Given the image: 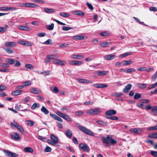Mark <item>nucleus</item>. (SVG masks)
I'll return each instance as SVG.
<instances>
[{"mask_svg":"<svg viewBox=\"0 0 157 157\" xmlns=\"http://www.w3.org/2000/svg\"><path fill=\"white\" fill-rule=\"evenodd\" d=\"M72 38L74 40H85L87 38V36L84 37L83 35H75L72 36Z\"/></svg>","mask_w":157,"mask_h":157,"instance_id":"nucleus-9","label":"nucleus"},{"mask_svg":"<svg viewBox=\"0 0 157 157\" xmlns=\"http://www.w3.org/2000/svg\"><path fill=\"white\" fill-rule=\"evenodd\" d=\"M40 106V105L39 103H34L31 106V109H35L36 108H39Z\"/></svg>","mask_w":157,"mask_h":157,"instance_id":"nucleus-39","label":"nucleus"},{"mask_svg":"<svg viewBox=\"0 0 157 157\" xmlns=\"http://www.w3.org/2000/svg\"><path fill=\"white\" fill-rule=\"evenodd\" d=\"M132 86L131 84H128L126 85L125 88L123 90V91L124 93H127L131 89Z\"/></svg>","mask_w":157,"mask_h":157,"instance_id":"nucleus-22","label":"nucleus"},{"mask_svg":"<svg viewBox=\"0 0 157 157\" xmlns=\"http://www.w3.org/2000/svg\"><path fill=\"white\" fill-rule=\"evenodd\" d=\"M63 118H64V119L67 120L68 121H72V119L70 117V116H68V115H67L65 114L64 116H63Z\"/></svg>","mask_w":157,"mask_h":157,"instance_id":"nucleus-38","label":"nucleus"},{"mask_svg":"<svg viewBox=\"0 0 157 157\" xmlns=\"http://www.w3.org/2000/svg\"><path fill=\"white\" fill-rule=\"evenodd\" d=\"M109 73L108 71H96L94 72L95 74L99 76H102L106 75Z\"/></svg>","mask_w":157,"mask_h":157,"instance_id":"nucleus-7","label":"nucleus"},{"mask_svg":"<svg viewBox=\"0 0 157 157\" xmlns=\"http://www.w3.org/2000/svg\"><path fill=\"white\" fill-rule=\"evenodd\" d=\"M77 81L79 83H82L90 84L92 83V81L88 80L87 79L79 78L78 79Z\"/></svg>","mask_w":157,"mask_h":157,"instance_id":"nucleus-12","label":"nucleus"},{"mask_svg":"<svg viewBox=\"0 0 157 157\" xmlns=\"http://www.w3.org/2000/svg\"><path fill=\"white\" fill-rule=\"evenodd\" d=\"M12 139L15 140L17 141L20 139L19 135L17 132H13L11 135Z\"/></svg>","mask_w":157,"mask_h":157,"instance_id":"nucleus-13","label":"nucleus"},{"mask_svg":"<svg viewBox=\"0 0 157 157\" xmlns=\"http://www.w3.org/2000/svg\"><path fill=\"white\" fill-rule=\"evenodd\" d=\"M60 15L63 17H68L70 16V14L68 13H65V12H61L59 13Z\"/></svg>","mask_w":157,"mask_h":157,"instance_id":"nucleus-40","label":"nucleus"},{"mask_svg":"<svg viewBox=\"0 0 157 157\" xmlns=\"http://www.w3.org/2000/svg\"><path fill=\"white\" fill-rule=\"evenodd\" d=\"M132 62L131 61L124 60L122 62V64L123 65H127L132 64Z\"/></svg>","mask_w":157,"mask_h":157,"instance_id":"nucleus-32","label":"nucleus"},{"mask_svg":"<svg viewBox=\"0 0 157 157\" xmlns=\"http://www.w3.org/2000/svg\"><path fill=\"white\" fill-rule=\"evenodd\" d=\"M24 150L25 152L27 153H32L34 151L33 149L30 147H25L24 148Z\"/></svg>","mask_w":157,"mask_h":157,"instance_id":"nucleus-25","label":"nucleus"},{"mask_svg":"<svg viewBox=\"0 0 157 157\" xmlns=\"http://www.w3.org/2000/svg\"><path fill=\"white\" fill-rule=\"evenodd\" d=\"M116 56L115 55H108L105 56L104 58L106 60H111L113 59Z\"/></svg>","mask_w":157,"mask_h":157,"instance_id":"nucleus-20","label":"nucleus"},{"mask_svg":"<svg viewBox=\"0 0 157 157\" xmlns=\"http://www.w3.org/2000/svg\"><path fill=\"white\" fill-rule=\"evenodd\" d=\"M17 27L18 29L20 30L28 31L30 29V28L28 26H21V25H18Z\"/></svg>","mask_w":157,"mask_h":157,"instance_id":"nucleus-21","label":"nucleus"},{"mask_svg":"<svg viewBox=\"0 0 157 157\" xmlns=\"http://www.w3.org/2000/svg\"><path fill=\"white\" fill-rule=\"evenodd\" d=\"M136 71V70L134 68H130L126 69L124 71V72L127 73H129L132 72H134Z\"/></svg>","mask_w":157,"mask_h":157,"instance_id":"nucleus-31","label":"nucleus"},{"mask_svg":"<svg viewBox=\"0 0 157 157\" xmlns=\"http://www.w3.org/2000/svg\"><path fill=\"white\" fill-rule=\"evenodd\" d=\"M157 86V82H156L154 84H153L149 86L148 87V90H149L152 88H155Z\"/></svg>","mask_w":157,"mask_h":157,"instance_id":"nucleus-47","label":"nucleus"},{"mask_svg":"<svg viewBox=\"0 0 157 157\" xmlns=\"http://www.w3.org/2000/svg\"><path fill=\"white\" fill-rule=\"evenodd\" d=\"M54 27L53 23L51 24L50 25H47L46 27L47 29L50 30H52L53 29Z\"/></svg>","mask_w":157,"mask_h":157,"instance_id":"nucleus-33","label":"nucleus"},{"mask_svg":"<svg viewBox=\"0 0 157 157\" xmlns=\"http://www.w3.org/2000/svg\"><path fill=\"white\" fill-rule=\"evenodd\" d=\"M137 86L140 88L144 89L146 87L147 84L145 83H138Z\"/></svg>","mask_w":157,"mask_h":157,"instance_id":"nucleus-34","label":"nucleus"},{"mask_svg":"<svg viewBox=\"0 0 157 157\" xmlns=\"http://www.w3.org/2000/svg\"><path fill=\"white\" fill-rule=\"evenodd\" d=\"M96 122L98 123L99 124L104 126L106 125L107 124L106 122H104L101 121H98Z\"/></svg>","mask_w":157,"mask_h":157,"instance_id":"nucleus-56","label":"nucleus"},{"mask_svg":"<svg viewBox=\"0 0 157 157\" xmlns=\"http://www.w3.org/2000/svg\"><path fill=\"white\" fill-rule=\"evenodd\" d=\"M116 111L113 109H110L106 111L105 113L106 115H113L116 114Z\"/></svg>","mask_w":157,"mask_h":157,"instance_id":"nucleus-19","label":"nucleus"},{"mask_svg":"<svg viewBox=\"0 0 157 157\" xmlns=\"http://www.w3.org/2000/svg\"><path fill=\"white\" fill-rule=\"evenodd\" d=\"M42 44H52V40L49 39L46 40V41L42 43Z\"/></svg>","mask_w":157,"mask_h":157,"instance_id":"nucleus-46","label":"nucleus"},{"mask_svg":"<svg viewBox=\"0 0 157 157\" xmlns=\"http://www.w3.org/2000/svg\"><path fill=\"white\" fill-rule=\"evenodd\" d=\"M83 112L81 111H76L75 113V115L76 116H81L83 115Z\"/></svg>","mask_w":157,"mask_h":157,"instance_id":"nucleus-51","label":"nucleus"},{"mask_svg":"<svg viewBox=\"0 0 157 157\" xmlns=\"http://www.w3.org/2000/svg\"><path fill=\"white\" fill-rule=\"evenodd\" d=\"M37 36L40 37H42L45 36V33H38L36 34Z\"/></svg>","mask_w":157,"mask_h":157,"instance_id":"nucleus-62","label":"nucleus"},{"mask_svg":"<svg viewBox=\"0 0 157 157\" xmlns=\"http://www.w3.org/2000/svg\"><path fill=\"white\" fill-rule=\"evenodd\" d=\"M47 57L49 59H54V60H56L55 59L57 58L56 55H48L47 56Z\"/></svg>","mask_w":157,"mask_h":157,"instance_id":"nucleus-36","label":"nucleus"},{"mask_svg":"<svg viewBox=\"0 0 157 157\" xmlns=\"http://www.w3.org/2000/svg\"><path fill=\"white\" fill-rule=\"evenodd\" d=\"M100 35L102 36H108L109 35V34L107 31H104L100 33Z\"/></svg>","mask_w":157,"mask_h":157,"instance_id":"nucleus-48","label":"nucleus"},{"mask_svg":"<svg viewBox=\"0 0 157 157\" xmlns=\"http://www.w3.org/2000/svg\"><path fill=\"white\" fill-rule=\"evenodd\" d=\"M10 125L11 128L13 129L16 128L22 133H23L24 132V130L22 127L18 124L15 121H13V122L10 123Z\"/></svg>","mask_w":157,"mask_h":157,"instance_id":"nucleus-1","label":"nucleus"},{"mask_svg":"<svg viewBox=\"0 0 157 157\" xmlns=\"http://www.w3.org/2000/svg\"><path fill=\"white\" fill-rule=\"evenodd\" d=\"M10 10V7H0V10L6 11Z\"/></svg>","mask_w":157,"mask_h":157,"instance_id":"nucleus-54","label":"nucleus"},{"mask_svg":"<svg viewBox=\"0 0 157 157\" xmlns=\"http://www.w3.org/2000/svg\"><path fill=\"white\" fill-rule=\"evenodd\" d=\"M25 123L27 125L32 127L34 124V122L31 120H26L25 121Z\"/></svg>","mask_w":157,"mask_h":157,"instance_id":"nucleus-28","label":"nucleus"},{"mask_svg":"<svg viewBox=\"0 0 157 157\" xmlns=\"http://www.w3.org/2000/svg\"><path fill=\"white\" fill-rule=\"evenodd\" d=\"M152 111L154 113L157 114V106L153 107L152 108Z\"/></svg>","mask_w":157,"mask_h":157,"instance_id":"nucleus-60","label":"nucleus"},{"mask_svg":"<svg viewBox=\"0 0 157 157\" xmlns=\"http://www.w3.org/2000/svg\"><path fill=\"white\" fill-rule=\"evenodd\" d=\"M109 141V143L112 144H113V145H114L116 144L117 143V141L115 140L114 139H113L111 137H110L109 136V137H108Z\"/></svg>","mask_w":157,"mask_h":157,"instance_id":"nucleus-29","label":"nucleus"},{"mask_svg":"<svg viewBox=\"0 0 157 157\" xmlns=\"http://www.w3.org/2000/svg\"><path fill=\"white\" fill-rule=\"evenodd\" d=\"M50 137L52 141L54 144H55V146H56V144L59 142L58 138L54 134H52L50 136Z\"/></svg>","mask_w":157,"mask_h":157,"instance_id":"nucleus-11","label":"nucleus"},{"mask_svg":"<svg viewBox=\"0 0 157 157\" xmlns=\"http://www.w3.org/2000/svg\"><path fill=\"white\" fill-rule=\"evenodd\" d=\"M141 97V95L140 94L138 93H136L134 96V98L135 99H137L140 98Z\"/></svg>","mask_w":157,"mask_h":157,"instance_id":"nucleus-53","label":"nucleus"},{"mask_svg":"<svg viewBox=\"0 0 157 157\" xmlns=\"http://www.w3.org/2000/svg\"><path fill=\"white\" fill-rule=\"evenodd\" d=\"M52 151V149L49 146H47L44 150L45 152H50Z\"/></svg>","mask_w":157,"mask_h":157,"instance_id":"nucleus-59","label":"nucleus"},{"mask_svg":"<svg viewBox=\"0 0 157 157\" xmlns=\"http://www.w3.org/2000/svg\"><path fill=\"white\" fill-rule=\"evenodd\" d=\"M79 147L80 149L85 152H88L89 151V147L86 144L81 143L79 144Z\"/></svg>","mask_w":157,"mask_h":157,"instance_id":"nucleus-4","label":"nucleus"},{"mask_svg":"<svg viewBox=\"0 0 157 157\" xmlns=\"http://www.w3.org/2000/svg\"><path fill=\"white\" fill-rule=\"evenodd\" d=\"M18 42L20 44L27 46H31L32 45L31 43L22 40H18Z\"/></svg>","mask_w":157,"mask_h":157,"instance_id":"nucleus-8","label":"nucleus"},{"mask_svg":"<svg viewBox=\"0 0 157 157\" xmlns=\"http://www.w3.org/2000/svg\"><path fill=\"white\" fill-rule=\"evenodd\" d=\"M78 127L81 131L84 133L92 136H94V133L87 128L81 125L78 126Z\"/></svg>","mask_w":157,"mask_h":157,"instance_id":"nucleus-2","label":"nucleus"},{"mask_svg":"<svg viewBox=\"0 0 157 157\" xmlns=\"http://www.w3.org/2000/svg\"><path fill=\"white\" fill-rule=\"evenodd\" d=\"M72 14L77 15L81 17L83 16L84 15V13L80 10L73 11L72 12Z\"/></svg>","mask_w":157,"mask_h":157,"instance_id":"nucleus-15","label":"nucleus"},{"mask_svg":"<svg viewBox=\"0 0 157 157\" xmlns=\"http://www.w3.org/2000/svg\"><path fill=\"white\" fill-rule=\"evenodd\" d=\"M108 137H109V136H107L106 138L102 137L101 138L103 142L106 144V147H108L110 145L109 143L108 142Z\"/></svg>","mask_w":157,"mask_h":157,"instance_id":"nucleus-18","label":"nucleus"},{"mask_svg":"<svg viewBox=\"0 0 157 157\" xmlns=\"http://www.w3.org/2000/svg\"><path fill=\"white\" fill-rule=\"evenodd\" d=\"M157 77V74L156 72L154 73L151 77L152 80L154 81H155Z\"/></svg>","mask_w":157,"mask_h":157,"instance_id":"nucleus-57","label":"nucleus"},{"mask_svg":"<svg viewBox=\"0 0 157 157\" xmlns=\"http://www.w3.org/2000/svg\"><path fill=\"white\" fill-rule=\"evenodd\" d=\"M147 130L149 131H153L154 130H157V125L156 126H153V127H151L148 128H147Z\"/></svg>","mask_w":157,"mask_h":157,"instance_id":"nucleus-58","label":"nucleus"},{"mask_svg":"<svg viewBox=\"0 0 157 157\" xmlns=\"http://www.w3.org/2000/svg\"><path fill=\"white\" fill-rule=\"evenodd\" d=\"M23 83L24 84V86L25 87L30 86L31 84V82L30 81H27L24 82Z\"/></svg>","mask_w":157,"mask_h":157,"instance_id":"nucleus-50","label":"nucleus"},{"mask_svg":"<svg viewBox=\"0 0 157 157\" xmlns=\"http://www.w3.org/2000/svg\"><path fill=\"white\" fill-rule=\"evenodd\" d=\"M15 64L14 66L16 67H18L21 65V63L18 61L10 59V64Z\"/></svg>","mask_w":157,"mask_h":157,"instance_id":"nucleus-17","label":"nucleus"},{"mask_svg":"<svg viewBox=\"0 0 157 157\" xmlns=\"http://www.w3.org/2000/svg\"><path fill=\"white\" fill-rule=\"evenodd\" d=\"M93 86L98 89L104 88L108 86L107 85L101 83L94 84L93 85Z\"/></svg>","mask_w":157,"mask_h":157,"instance_id":"nucleus-6","label":"nucleus"},{"mask_svg":"<svg viewBox=\"0 0 157 157\" xmlns=\"http://www.w3.org/2000/svg\"><path fill=\"white\" fill-rule=\"evenodd\" d=\"M30 92L31 93L33 94H37L39 93V91L37 90L36 89L34 88H32L30 89Z\"/></svg>","mask_w":157,"mask_h":157,"instance_id":"nucleus-35","label":"nucleus"},{"mask_svg":"<svg viewBox=\"0 0 157 157\" xmlns=\"http://www.w3.org/2000/svg\"><path fill=\"white\" fill-rule=\"evenodd\" d=\"M106 118L108 119H111L113 120H117L118 118L117 117L111 116L110 117H106Z\"/></svg>","mask_w":157,"mask_h":157,"instance_id":"nucleus-45","label":"nucleus"},{"mask_svg":"<svg viewBox=\"0 0 157 157\" xmlns=\"http://www.w3.org/2000/svg\"><path fill=\"white\" fill-rule=\"evenodd\" d=\"M129 131L132 132L136 134H140L144 131L143 128H131Z\"/></svg>","mask_w":157,"mask_h":157,"instance_id":"nucleus-5","label":"nucleus"},{"mask_svg":"<svg viewBox=\"0 0 157 157\" xmlns=\"http://www.w3.org/2000/svg\"><path fill=\"white\" fill-rule=\"evenodd\" d=\"M69 44L66 43H64L60 44L59 45V47L60 48H66L68 46Z\"/></svg>","mask_w":157,"mask_h":157,"instance_id":"nucleus-64","label":"nucleus"},{"mask_svg":"<svg viewBox=\"0 0 157 157\" xmlns=\"http://www.w3.org/2000/svg\"><path fill=\"white\" fill-rule=\"evenodd\" d=\"M53 63L55 64H59L61 65H63L66 64V62L64 61H62L59 59H56L54 60Z\"/></svg>","mask_w":157,"mask_h":157,"instance_id":"nucleus-10","label":"nucleus"},{"mask_svg":"<svg viewBox=\"0 0 157 157\" xmlns=\"http://www.w3.org/2000/svg\"><path fill=\"white\" fill-rule=\"evenodd\" d=\"M68 63L71 65H76V60H69L68 61Z\"/></svg>","mask_w":157,"mask_h":157,"instance_id":"nucleus-63","label":"nucleus"},{"mask_svg":"<svg viewBox=\"0 0 157 157\" xmlns=\"http://www.w3.org/2000/svg\"><path fill=\"white\" fill-rule=\"evenodd\" d=\"M111 44L110 42H105L101 43L100 44V45L103 47H106L108 46L109 45Z\"/></svg>","mask_w":157,"mask_h":157,"instance_id":"nucleus-37","label":"nucleus"},{"mask_svg":"<svg viewBox=\"0 0 157 157\" xmlns=\"http://www.w3.org/2000/svg\"><path fill=\"white\" fill-rule=\"evenodd\" d=\"M65 135L68 138H71L72 136V133L71 130L67 129L65 131Z\"/></svg>","mask_w":157,"mask_h":157,"instance_id":"nucleus-26","label":"nucleus"},{"mask_svg":"<svg viewBox=\"0 0 157 157\" xmlns=\"http://www.w3.org/2000/svg\"><path fill=\"white\" fill-rule=\"evenodd\" d=\"M19 155L16 153L10 152V157H17Z\"/></svg>","mask_w":157,"mask_h":157,"instance_id":"nucleus-61","label":"nucleus"},{"mask_svg":"<svg viewBox=\"0 0 157 157\" xmlns=\"http://www.w3.org/2000/svg\"><path fill=\"white\" fill-rule=\"evenodd\" d=\"M41 110L42 113L45 115L47 114L49 112V111L44 106H42Z\"/></svg>","mask_w":157,"mask_h":157,"instance_id":"nucleus-27","label":"nucleus"},{"mask_svg":"<svg viewBox=\"0 0 157 157\" xmlns=\"http://www.w3.org/2000/svg\"><path fill=\"white\" fill-rule=\"evenodd\" d=\"M44 10L47 13H53L55 12V10L52 8H44Z\"/></svg>","mask_w":157,"mask_h":157,"instance_id":"nucleus-24","label":"nucleus"},{"mask_svg":"<svg viewBox=\"0 0 157 157\" xmlns=\"http://www.w3.org/2000/svg\"><path fill=\"white\" fill-rule=\"evenodd\" d=\"M72 29V28L71 27L69 26H63L62 28V30L65 31H67L69 30Z\"/></svg>","mask_w":157,"mask_h":157,"instance_id":"nucleus-52","label":"nucleus"},{"mask_svg":"<svg viewBox=\"0 0 157 157\" xmlns=\"http://www.w3.org/2000/svg\"><path fill=\"white\" fill-rule=\"evenodd\" d=\"M50 89L53 92L56 93L59 92V90L57 87H50Z\"/></svg>","mask_w":157,"mask_h":157,"instance_id":"nucleus-30","label":"nucleus"},{"mask_svg":"<svg viewBox=\"0 0 157 157\" xmlns=\"http://www.w3.org/2000/svg\"><path fill=\"white\" fill-rule=\"evenodd\" d=\"M112 95L114 96L120 97L123 95V94L121 93H115L112 94Z\"/></svg>","mask_w":157,"mask_h":157,"instance_id":"nucleus-49","label":"nucleus"},{"mask_svg":"<svg viewBox=\"0 0 157 157\" xmlns=\"http://www.w3.org/2000/svg\"><path fill=\"white\" fill-rule=\"evenodd\" d=\"M148 136L151 138H157V133L150 134Z\"/></svg>","mask_w":157,"mask_h":157,"instance_id":"nucleus-43","label":"nucleus"},{"mask_svg":"<svg viewBox=\"0 0 157 157\" xmlns=\"http://www.w3.org/2000/svg\"><path fill=\"white\" fill-rule=\"evenodd\" d=\"M7 60V62L8 63H2L1 66L4 67H6L9 66V64H10V59H8Z\"/></svg>","mask_w":157,"mask_h":157,"instance_id":"nucleus-41","label":"nucleus"},{"mask_svg":"<svg viewBox=\"0 0 157 157\" xmlns=\"http://www.w3.org/2000/svg\"><path fill=\"white\" fill-rule=\"evenodd\" d=\"M25 6L28 7L36 8L39 6L38 5L31 3H25Z\"/></svg>","mask_w":157,"mask_h":157,"instance_id":"nucleus-16","label":"nucleus"},{"mask_svg":"<svg viewBox=\"0 0 157 157\" xmlns=\"http://www.w3.org/2000/svg\"><path fill=\"white\" fill-rule=\"evenodd\" d=\"M131 54V53L130 52H127L122 55H120L119 57L120 58H123L130 55Z\"/></svg>","mask_w":157,"mask_h":157,"instance_id":"nucleus-42","label":"nucleus"},{"mask_svg":"<svg viewBox=\"0 0 157 157\" xmlns=\"http://www.w3.org/2000/svg\"><path fill=\"white\" fill-rule=\"evenodd\" d=\"M151 155L154 157H157V151H151L150 152Z\"/></svg>","mask_w":157,"mask_h":157,"instance_id":"nucleus-55","label":"nucleus"},{"mask_svg":"<svg viewBox=\"0 0 157 157\" xmlns=\"http://www.w3.org/2000/svg\"><path fill=\"white\" fill-rule=\"evenodd\" d=\"M23 91V90H16L12 92V94L14 96H17L21 94Z\"/></svg>","mask_w":157,"mask_h":157,"instance_id":"nucleus-23","label":"nucleus"},{"mask_svg":"<svg viewBox=\"0 0 157 157\" xmlns=\"http://www.w3.org/2000/svg\"><path fill=\"white\" fill-rule=\"evenodd\" d=\"M101 112V109L99 108H96L91 109L87 111V113L92 115H98Z\"/></svg>","mask_w":157,"mask_h":157,"instance_id":"nucleus-3","label":"nucleus"},{"mask_svg":"<svg viewBox=\"0 0 157 157\" xmlns=\"http://www.w3.org/2000/svg\"><path fill=\"white\" fill-rule=\"evenodd\" d=\"M25 67L27 69H29L31 70H33L34 69V67L33 65L31 64H27L25 65Z\"/></svg>","mask_w":157,"mask_h":157,"instance_id":"nucleus-44","label":"nucleus"},{"mask_svg":"<svg viewBox=\"0 0 157 157\" xmlns=\"http://www.w3.org/2000/svg\"><path fill=\"white\" fill-rule=\"evenodd\" d=\"M71 57L73 59H80L84 57V56L82 55L74 54L72 55Z\"/></svg>","mask_w":157,"mask_h":157,"instance_id":"nucleus-14","label":"nucleus"}]
</instances>
